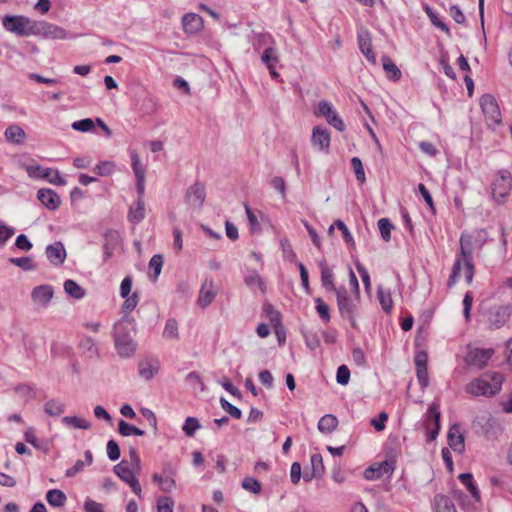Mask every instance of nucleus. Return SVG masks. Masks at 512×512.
Instances as JSON below:
<instances>
[{
  "label": "nucleus",
  "instance_id": "f257e3e1",
  "mask_svg": "<svg viewBox=\"0 0 512 512\" xmlns=\"http://www.w3.org/2000/svg\"><path fill=\"white\" fill-rule=\"evenodd\" d=\"M135 332V321L129 316H123L114 324L113 339L120 357L130 358L135 354L137 348V343L133 339Z\"/></svg>",
  "mask_w": 512,
  "mask_h": 512
},
{
  "label": "nucleus",
  "instance_id": "f03ea898",
  "mask_svg": "<svg viewBox=\"0 0 512 512\" xmlns=\"http://www.w3.org/2000/svg\"><path fill=\"white\" fill-rule=\"evenodd\" d=\"M473 247L470 236L461 235L460 237V252L457 254L454 261L451 275L448 279V287H453L460 278L462 265L465 267V280L468 285L473 281L474 277V264L472 259Z\"/></svg>",
  "mask_w": 512,
  "mask_h": 512
},
{
  "label": "nucleus",
  "instance_id": "7ed1b4c3",
  "mask_svg": "<svg viewBox=\"0 0 512 512\" xmlns=\"http://www.w3.org/2000/svg\"><path fill=\"white\" fill-rule=\"evenodd\" d=\"M502 382L500 373H486L467 384L466 392L473 396H493L500 391Z\"/></svg>",
  "mask_w": 512,
  "mask_h": 512
},
{
  "label": "nucleus",
  "instance_id": "20e7f679",
  "mask_svg": "<svg viewBox=\"0 0 512 512\" xmlns=\"http://www.w3.org/2000/svg\"><path fill=\"white\" fill-rule=\"evenodd\" d=\"M337 307L342 318L348 319L351 326L356 328V316L358 312L357 301L355 297H351L344 287H340L336 291Z\"/></svg>",
  "mask_w": 512,
  "mask_h": 512
},
{
  "label": "nucleus",
  "instance_id": "39448f33",
  "mask_svg": "<svg viewBox=\"0 0 512 512\" xmlns=\"http://www.w3.org/2000/svg\"><path fill=\"white\" fill-rule=\"evenodd\" d=\"M36 20H32L26 16L6 15L3 17L2 24L4 28L18 36L34 35Z\"/></svg>",
  "mask_w": 512,
  "mask_h": 512
},
{
  "label": "nucleus",
  "instance_id": "423d86ee",
  "mask_svg": "<svg viewBox=\"0 0 512 512\" xmlns=\"http://www.w3.org/2000/svg\"><path fill=\"white\" fill-rule=\"evenodd\" d=\"M33 36H41L51 40H65L72 38L71 34L61 26L47 21H36Z\"/></svg>",
  "mask_w": 512,
  "mask_h": 512
},
{
  "label": "nucleus",
  "instance_id": "0eeeda50",
  "mask_svg": "<svg viewBox=\"0 0 512 512\" xmlns=\"http://www.w3.org/2000/svg\"><path fill=\"white\" fill-rule=\"evenodd\" d=\"M114 473L126 484H128L131 490L139 497H142V488L139 484L137 477H134L132 469H130L129 463L126 460H122L116 464L113 468Z\"/></svg>",
  "mask_w": 512,
  "mask_h": 512
},
{
  "label": "nucleus",
  "instance_id": "6e6552de",
  "mask_svg": "<svg viewBox=\"0 0 512 512\" xmlns=\"http://www.w3.org/2000/svg\"><path fill=\"white\" fill-rule=\"evenodd\" d=\"M314 114L316 116L324 117L328 124L333 126L338 131L342 132L345 130V124L343 120L339 117L338 113L335 111L333 105L330 102L326 100L320 101Z\"/></svg>",
  "mask_w": 512,
  "mask_h": 512
},
{
  "label": "nucleus",
  "instance_id": "1a4fd4ad",
  "mask_svg": "<svg viewBox=\"0 0 512 512\" xmlns=\"http://www.w3.org/2000/svg\"><path fill=\"white\" fill-rule=\"evenodd\" d=\"M512 188V175L509 171L502 170L492 183V195L499 201L503 202Z\"/></svg>",
  "mask_w": 512,
  "mask_h": 512
},
{
  "label": "nucleus",
  "instance_id": "9d476101",
  "mask_svg": "<svg viewBox=\"0 0 512 512\" xmlns=\"http://www.w3.org/2000/svg\"><path fill=\"white\" fill-rule=\"evenodd\" d=\"M482 112L490 124H499L501 122V112L496 99L490 95H483L480 99Z\"/></svg>",
  "mask_w": 512,
  "mask_h": 512
},
{
  "label": "nucleus",
  "instance_id": "9b49d317",
  "mask_svg": "<svg viewBox=\"0 0 512 512\" xmlns=\"http://www.w3.org/2000/svg\"><path fill=\"white\" fill-rule=\"evenodd\" d=\"M494 352L493 348H473L469 350L465 360L468 365L482 369L487 365Z\"/></svg>",
  "mask_w": 512,
  "mask_h": 512
},
{
  "label": "nucleus",
  "instance_id": "f8f14e48",
  "mask_svg": "<svg viewBox=\"0 0 512 512\" xmlns=\"http://www.w3.org/2000/svg\"><path fill=\"white\" fill-rule=\"evenodd\" d=\"M357 40L362 54L370 63L376 64V54L374 53L372 48V39L370 32L366 28H359L357 32Z\"/></svg>",
  "mask_w": 512,
  "mask_h": 512
},
{
  "label": "nucleus",
  "instance_id": "ddd939ff",
  "mask_svg": "<svg viewBox=\"0 0 512 512\" xmlns=\"http://www.w3.org/2000/svg\"><path fill=\"white\" fill-rule=\"evenodd\" d=\"M206 198V191L205 186L200 183L196 182L193 185H191L185 194V201L188 205L192 206L193 208H201L204 204Z\"/></svg>",
  "mask_w": 512,
  "mask_h": 512
},
{
  "label": "nucleus",
  "instance_id": "4468645a",
  "mask_svg": "<svg viewBox=\"0 0 512 512\" xmlns=\"http://www.w3.org/2000/svg\"><path fill=\"white\" fill-rule=\"evenodd\" d=\"M394 471V465L391 461H383L377 465H372L364 471V477L367 480H377L384 476L390 477Z\"/></svg>",
  "mask_w": 512,
  "mask_h": 512
},
{
  "label": "nucleus",
  "instance_id": "2eb2a0df",
  "mask_svg": "<svg viewBox=\"0 0 512 512\" xmlns=\"http://www.w3.org/2000/svg\"><path fill=\"white\" fill-rule=\"evenodd\" d=\"M53 288L50 285H39L33 288L31 298L33 302L40 306L46 307L53 297Z\"/></svg>",
  "mask_w": 512,
  "mask_h": 512
},
{
  "label": "nucleus",
  "instance_id": "dca6fc26",
  "mask_svg": "<svg viewBox=\"0 0 512 512\" xmlns=\"http://www.w3.org/2000/svg\"><path fill=\"white\" fill-rule=\"evenodd\" d=\"M510 311L508 307L498 306L488 313V323L491 328H500L509 319Z\"/></svg>",
  "mask_w": 512,
  "mask_h": 512
},
{
  "label": "nucleus",
  "instance_id": "f3484780",
  "mask_svg": "<svg viewBox=\"0 0 512 512\" xmlns=\"http://www.w3.org/2000/svg\"><path fill=\"white\" fill-rule=\"evenodd\" d=\"M37 199L49 210H56L61 203L59 195L51 189L38 190Z\"/></svg>",
  "mask_w": 512,
  "mask_h": 512
},
{
  "label": "nucleus",
  "instance_id": "a211bd4d",
  "mask_svg": "<svg viewBox=\"0 0 512 512\" xmlns=\"http://www.w3.org/2000/svg\"><path fill=\"white\" fill-rule=\"evenodd\" d=\"M448 444L450 448L457 452L462 453L465 449L464 436L460 432V428L458 425H452L448 431L447 435Z\"/></svg>",
  "mask_w": 512,
  "mask_h": 512
},
{
  "label": "nucleus",
  "instance_id": "6ab92c4d",
  "mask_svg": "<svg viewBox=\"0 0 512 512\" xmlns=\"http://www.w3.org/2000/svg\"><path fill=\"white\" fill-rule=\"evenodd\" d=\"M46 255L53 265H61L66 259V251L61 242H54L46 247Z\"/></svg>",
  "mask_w": 512,
  "mask_h": 512
},
{
  "label": "nucleus",
  "instance_id": "aec40b11",
  "mask_svg": "<svg viewBox=\"0 0 512 512\" xmlns=\"http://www.w3.org/2000/svg\"><path fill=\"white\" fill-rule=\"evenodd\" d=\"M311 142L315 148L328 151L330 147V134L328 130L315 127L312 132Z\"/></svg>",
  "mask_w": 512,
  "mask_h": 512
},
{
  "label": "nucleus",
  "instance_id": "412c9836",
  "mask_svg": "<svg viewBox=\"0 0 512 512\" xmlns=\"http://www.w3.org/2000/svg\"><path fill=\"white\" fill-rule=\"evenodd\" d=\"M127 218L133 225L139 224L145 218L144 199L137 198L134 205L129 208Z\"/></svg>",
  "mask_w": 512,
  "mask_h": 512
},
{
  "label": "nucleus",
  "instance_id": "4be33fe9",
  "mask_svg": "<svg viewBox=\"0 0 512 512\" xmlns=\"http://www.w3.org/2000/svg\"><path fill=\"white\" fill-rule=\"evenodd\" d=\"M215 298V292L213 289V282L209 283L206 281L199 292L198 305L202 308L209 306Z\"/></svg>",
  "mask_w": 512,
  "mask_h": 512
},
{
  "label": "nucleus",
  "instance_id": "5701e85b",
  "mask_svg": "<svg viewBox=\"0 0 512 512\" xmlns=\"http://www.w3.org/2000/svg\"><path fill=\"white\" fill-rule=\"evenodd\" d=\"M320 269H321V283L322 286L327 291H333L336 293V291L339 289L334 284V273L333 271L326 266L324 261H321L319 263Z\"/></svg>",
  "mask_w": 512,
  "mask_h": 512
},
{
  "label": "nucleus",
  "instance_id": "b1692460",
  "mask_svg": "<svg viewBox=\"0 0 512 512\" xmlns=\"http://www.w3.org/2000/svg\"><path fill=\"white\" fill-rule=\"evenodd\" d=\"M182 24L187 32H197L202 28L203 19L195 13L185 14L182 18Z\"/></svg>",
  "mask_w": 512,
  "mask_h": 512
},
{
  "label": "nucleus",
  "instance_id": "393cba45",
  "mask_svg": "<svg viewBox=\"0 0 512 512\" xmlns=\"http://www.w3.org/2000/svg\"><path fill=\"white\" fill-rule=\"evenodd\" d=\"M311 466L312 473L309 475L308 473H304L303 478L305 481H310L312 478H319L324 473V465L322 456L320 454H313L311 456Z\"/></svg>",
  "mask_w": 512,
  "mask_h": 512
},
{
  "label": "nucleus",
  "instance_id": "a878e982",
  "mask_svg": "<svg viewBox=\"0 0 512 512\" xmlns=\"http://www.w3.org/2000/svg\"><path fill=\"white\" fill-rule=\"evenodd\" d=\"M244 283L247 287H249L253 291L255 289L260 290L262 293H265V291H266V285L264 283V280L255 270L250 271L244 277Z\"/></svg>",
  "mask_w": 512,
  "mask_h": 512
},
{
  "label": "nucleus",
  "instance_id": "bb28decb",
  "mask_svg": "<svg viewBox=\"0 0 512 512\" xmlns=\"http://www.w3.org/2000/svg\"><path fill=\"white\" fill-rule=\"evenodd\" d=\"M433 505L436 512H457L454 503L442 494L434 496Z\"/></svg>",
  "mask_w": 512,
  "mask_h": 512
},
{
  "label": "nucleus",
  "instance_id": "cd10ccee",
  "mask_svg": "<svg viewBox=\"0 0 512 512\" xmlns=\"http://www.w3.org/2000/svg\"><path fill=\"white\" fill-rule=\"evenodd\" d=\"M25 137V131L18 125H10L5 130V138L10 143L22 144Z\"/></svg>",
  "mask_w": 512,
  "mask_h": 512
},
{
  "label": "nucleus",
  "instance_id": "c85d7f7f",
  "mask_svg": "<svg viewBox=\"0 0 512 512\" xmlns=\"http://www.w3.org/2000/svg\"><path fill=\"white\" fill-rule=\"evenodd\" d=\"M338 426V419L332 414H326L318 422V430L323 434L333 432Z\"/></svg>",
  "mask_w": 512,
  "mask_h": 512
},
{
  "label": "nucleus",
  "instance_id": "c756f323",
  "mask_svg": "<svg viewBox=\"0 0 512 512\" xmlns=\"http://www.w3.org/2000/svg\"><path fill=\"white\" fill-rule=\"evenodd\" d=\"M382 65L385 73L387 74L388 78L397 81L401 78V71L396 66V64L391 60L388 56H383L381 58Z\"/></svg>",
  "mask_w": 512,
  "mask_h": 512
},
{
  "label": "nucleus",
  "instance_id": "7c9ffc66",
  "mask_svg": "<svg viewBox=\"0 0 512 512\" xmlns=\"http://www.w3.org/2000/svg\"><path fill=\"white\" fill-rule=\"evenodd\" d=\"M377 298L379 300V303H380L382 309L386 313H390L392 310V307H393V301H392L390 290L385 289L382 286H378Z\"/></svg>",
  "mask_w": 512,
  "mask_h": 512
},
{
  "label": "nucleus",
  "instance_id": "2f4dec72",
  "mask_svg": "<svg viewBox=\"0 0 512 512\" xmlns=\"http://www.w3.org/2000/svg\"><path fill=\"white\" fill-rule=\"evenodd\" d=\"M47 502L53 507H62L67 497L65 493L59 489H51L46 494Z\"/></svg>",
  "mask_w": 512,
  "mask_h": 512
},
{
  "label": "nucleus",
  "instance_id": "473e14b6",
  "mask_svg": "<svg viewBox=\"0 0 512 512\" xmlns=\"http://www.w3.org/2000/svg\"><path fill=\"white\" fill-rule=\"evenodd\" d=\"M62 423L67 427L88 430L91 428V423L84 418L77 416H65L62 418Z\"/></svg>",
  "mask_w": 512,
  "mask_h": 512
},
{
  "label": "nucleus",
  "instance_id": "72a5a7b5",
  "mask_svg": "<svg viewBox=\"0 0 512 512\" xmlns=\"http://www.w3.org/2000/svg\"><path fill=\"white\" fill-rule=\"evenodd\" d=\"M459 480L461 483L466 486V488L471 493L472 497L475 499V501L480 500V491L477 488V486L474 484L473 476L471 473H462L459 475Z\"/></svg>",
  "mask_w": 512,
  "mask_h": 512
},
{
  "label": "nucleus",
  "instance_id": "f704fd0d",
  "mask_svg": "<svg viewBox=\"0 0 512 512\" xmlns=\"http://www.w3.org/2000/svg\"><path fill=\"white\" fill-rule=\"evenodd\" d=\"M424 11L426 12L427 16L429 17L431 23L443 31L447 36L451 37V32L449 27L444 23L438 15L432 10V8L429 5L424 6Z\"/></svg>",
  "mask_w": 512,
  "mask_h": 512
},
{
  "label": "nucleus",
  "instance_id": "c9c22d12",
  "mask_svg": "<svg viewBox=\"0 0 512 512\" xmlns=\"http://www.w3.org/2000/svg\"><path fill=\"white\" fill-rule=\"evenodd\" d=\"M44 411L49 416H60L65 411V405L59 399H50L44 404Z\"/></svg>",
  "mask_w": 512,
  "mask_h": 512
},
{
  "label": "nucleus",
  "instance_id": "e433bc0d",
  "mask_svg": "<svg viewBox=\"0 0 512 512\" xmlns=\"http://www.w3.org/2000/svg\"><path fill=\"white\" fill-rule=\"evenodd\" d=\"M65 292L75 299H82L85 296V290L74 280L68 279L64 282Z\"/></svg>",
  "mask_w": 512,
  "mask_h": 512
},
{
  "label": "nucleus",
  "instance_id": "4c0bfd02",
  "mask_svg": "<svg viewBox=\"0 0 512 512\" xmlns=\"http://www.w3.org/2000/svg\"><path fill=\"white\" fill-rule=\"evenodd\" d=\"M43 179H46L49 183L64 186L66 180L61 176L58 170L52 168H45V171L41 174Z\"/></svg>",
  "mask_w": 512,
  "mask_h": 512
},
{
  "label": "nucleus",
  "instance_id": "58836bf2",
  "mask_svg": "<svg viewBox=\"0 0 512 512\" xmlns=\"http://www.w3.org/2000/svg\"><path fill=\"white\" fill-rule=\"evenodd\" d=\"M118 431L124 437H128L131 435L143 436L145 434V432L143 430L137 428L134 425H131V424L125 422L124 420L119 421Z\"/></svg>",
  "mask_w": 512,
  "mask_h": 512
},
{
  "label": "nucleus",
  "instance_id": "ea45409f",
  "mask_svg": "<svg viewBox=\"0 0 512 512\" xmlns=\"http://www.w3.org/2000/svg\"><path fill=\"white\" fill-rule=\"evenodd\" d=\"M163 337L170 340H177L179 338L178 323L175 319L170 318L166 321Z\"/></svg>",
  "mask_w": 512,
  "mask_h": 512
},
{
  "label": "nucleus",
  "instance_id": "a19ab883",
  "mask_svg": "<svg viewBox=\"0 0 512 512\" xmlns=\"http://www.w3.org/2000/svg\"><path fill=\"white\" fill-rule=\"evenodd\" d=\"M315 303H316V307H315L316 312L319 315V317L321 318V320L325 323L330 322L331 315H330L329 306L320 297L315 299Z\"/></svg>",
  "mask_w": 512,
  "mask_h": 512
},
{
  "label": "nucleus",
  "instance_id": "79ce46f5",
  "mask_svg": "<svg viewBox=\"0 0 512 512\" xmlns=\"http://www.w3.org/2000/svg\"><path fill=\"white\" fill-rule=\"evenodd\" d=\"M158 372L157 366L150 362H140L139 364V374L142 378L146 380L152 379Z\"/></svg>",
  "mask_w": 512,
  "mask_h": 512
},
{
  "label": "nucleus",
  "instance_id": "37998d69",
  "mask_svg": "<svg viewBox=\"0 0 512 512\" xmlns=\"http://www.w3.org/2000/svg\"><path fill=\"white\" fill-rule=\"evenodd\" d=\"M131 166L136 178L145 177L146 168L142 165L140 157L136 151H132L131 154Z\"/></svg>",
  "mask_w": 512,
  "mask_h": 512
},
{
  "label": "nucleus",
  "instance_id": "c03bdc74",
  "mask_svg": "<svg viewBox=\"0 0 512 512\" xmlns=\"http://www.w3.org/2000/svg\"><path fill=\"white\" fill-rule=\"evenodd\" d=\"M162 266L163 257L159 254L152 256L149 261V269L153 272V275L150 274V277H152L154 281L157 280L158 276L160 275Z\"/></svg>",
  "mask_w": 512,
  "mask_h": 512
},
{
  "label": "nucleus",
  "instance_id": "a18cd8bd",
  "mask_svg": "<svg viewBox=\"0 0 512 512\" xmlns=\"http://www.w3.org/2000/svg\"><path fill=\"white\" fill-rule=\"evenodd\" d=\"M241 485L243 489L253 494H259L262 491L261 483L253 477H245Z\"/></svg>",
  "mask_w": 512,
  "mask_h": 512
},
{
  "label": "nucleus",
  "instance_id": "49530a36",
  "mask_svg": "<svg viewBox=\"0 0 512 512\" xmlns=\"http://www.w3.org/2000/svg\"><path fill=\"white\" fill-rule=\"evenodd\" d=\"M125 301L122 305V312L127 316V314L131 313L139 303V295L137 292H134L132 295H128L124 298Z\"/></svg>",
  "mask_w": 512,
  "mask_h": 512
},
{
  "label": "nucleus",
  "instance_id": "de8ad7c7",
  "mask_svg": "<svg viewBox=\"0 0 512 512\" xmlns=\"http://www.w3.org/2000/svg\"><path fill=\"white\" fill-rule=\"evenodd\" d=\"M9 262L13 265L22 268L25 271H32L36 268L30 257H18V258H10Z\"/></svg>",
  "mask_w": 512,
  "mask_h": 512
},
{
  "label": "nucleus",
  "instance_id": "09e8293b",
  "mask_svg": "<svg viewBox=\"0 0 512 512\" xmlns=\"http://www.w3.org/2000/svg\"><path fill=\"white\" fill-rule=\"evenodd\" d=\"M377 224L383 240L389 241L391 239V230L393 229V225L390 220L387 218H381L378 220Z\"/></svg>",
  "mask_w": 512,
  "mask_h": 512
},
{
  "label": "nucleus",
  "instance_id": "8fccbe9b",
  "mask_svg": "<svg viewBox=\"0 0 512 512\" xmlns=\"http://www.w3.org/2000/svg\"><path fill=\"white\" fill-rule=\"evenodd\" d=\"M152 480L160 485L163 491H170L175 486V481L171 477H163L157 473L152 475Z\"/></svg>",
  "mask_w": 512,
  "mask_h": 512
},
{
  "label": "nucleus",
  "instance_id": "3c124183",
  "mask_svg": "<svg viewBox=\"0 0 512 512\" xmlns=\"http://www.w3.org/2000/svg\"><path fill=\"white\" fill-rule=\"evenodd\" d=\"M199 428L200 423L196 418L187 417L183 424L182 430L187 436L192 437L195 434L196 430Z\"/></svg>",
  "mask_w": 512,
  "mask_h": 512
},
{
  "label": "nucleus",
  "instance_id": "603ef678",
  "mask_svg": "<svg viewBox=\"0 0 512 512\" xmlns=\"http://www.w3.org/2000/svg\"><path fill=\"white\" fill-rule=\"evenodd\" d=\"M351 166L354 170V173H355V176H356V179L360 182V183H364L366 181V176H365V172H364V168H363V164L360 160V158L358 157H353L351 159Z\"/></svg>",
  "mask_w": 512,
  "mask_h": 512
},
{
  "label": "nucleus",
  "instance_id": "864d4df0",
  "mask_svg": "<svg viewBox=\"0 0 512 512\" xmlns=\"http://www.w3.org/2000/svg\"><path fill=\"white\" fill-rule=\"evenodd\" d=\"M334 225H336V227L342 232V235H343V239L344 241L352 248L355 247V241H354V238L352 236V234L350 233V231L348 230L347 226L345 225V223L338 219L334 222Z\"/></svg>",
  "mask_w": 512,
  "mask_h": 512
},
{
  "label": "nucleus",
  "instance_id": "5fc2aeb1",
  "mask_svg": "<svg viewBox=\"0 0 512 512\" xmlns=\"http://www.w3.org/2000/svg\"><path fill=\"white\" fill-rule=\"evenodd\" d=\"M95 123L91 118H85L72 123V128L80 132H89L94 129Z\"/></svg>",
  "mask_w": 512,
  "mask_h": 512
},
{
  "label": "nucleus",
  "instance_id": "6e6d98bb",
  "mask_svg": "<svg viewBox=\"0 0 512 512\" xmlns=\"http://www.w3.org/2000/svg\"><path fill=\"white\" fill-rule=\"evenodd\" d=\"M174 500L168 496L159 497L157 500V512H173Z\"/></svg>",
  "mask_w": 512,
  "mask_h": 512
},
{
  "label": "nucleus",
  "instance_id": "4d7b16f0",
  "mask_svg": "<svg viewBox=\"0 0 512 512\" xmlns=\"http://www.w3.org/2000/svg\"><path fill=\"white\" fill-rule=\"evenodd\" d=\"M15 233L13 227L6 226L0 221V248L4 247L8 239H10Z\"/></svg>",
  "mask_w": 512,
  "mask_h": 512
},
{
  "label": "nucleus",
  "instance_id": "13d9d810",
  "mask_svg": "<svg viewBox=\"0 0 512 512\" xmlns=\"http://www.w3.org/2000/svg\"><path fill=\"white\" fill-rule=\"evenodd\" d=\"M221 407L233 418L240 419L242 417V412L239 408L232 405L230 402H228L226 399L221 398L220 399Z\"/></svg>",
  "mask_w": 512,
  "mask_h": 512
},
{
  "label": "nucleus",
  "instance_id": "bf43d9fd",
  "mask_svg": "<svg viewBox=\"0 0 512 512\" xmlns=\"http://www.w3.org/2000/svg\"><path fill=\"white\" fill-rule=\"evenodd\" d=\"M115 168V164L111 161H104L96 165L94 171L100 176L110 175Z\"/></svg>",
  "mask_w": 512,
  "mask_h": 512
},
{
  "label": "nucleus",
  "instance_id": "052dcab7",
  "mask_svg": "<svg viewBox=\"0 0 512 512\" xmlns=\"http://www.w3.org/2000/svg\"><path fill=\"white\" fill-rule=\"evenodd\" d=\"M107 456L111 461H116L120 457V448L116 441L109 440L106 445Z\"/></svg>",
  "mask_w": 512,
  "mask_h": 512
},
{
  "label": "nucleus",
  "instance_id": "680f3d73",
  "mask_svg": "<svg viewBox=\"0 0 512 512\" xmlns=\"http://www.w3.org/2000/svg\"><path fill=\"white\" fill-rule=\"evenodd\" d=\"M350 380V370L346 365H341L337 369L336 381L340 385H347Z\"/></svg>",
  "mask_w": 512,
  "mask_h": 512
},
{
  "label": "nucleus",
  "instance_id": "e2e57ef3",
  "mask_svg": "<svg viewBox=\"0 0 512 512\" xmlns=\"http://www.w3.org/2000/svg\"><path fill=\"white\" fill-rule=\"evenodd\" d=\"M280 247L283 252V256L285 259L289 261H294L296 259V254L292 249V246L288 239H281L280 240Z\"/></svg>",
  "mask_w": 512,
  "mask_h": 512
},
{
  "label": "nucleus",
  "instance_id": "0e129e2a",
  "mask_svg": "<svg viewBox=\"0 0 512 512\" xmlns=\"http://www.w3.org/2000/svg\"><path fill=\"white\" fill-rule=\"evenodd\" d=\"M80 348L89 353L91 356L96 355L98 353V349L91 337H84L80 341Z\"/></svg>",
  "mask_w": 512,
  "mask_h": 512
},
{
  "label": "nucleus",
  "instance_id": "69168bd1",
  "mask_svg": "<svg viewBox=\"0 0 512 512\" xmlns=\"http://www.w3.org/2000/svg\"><path fill=\"white\" fill-rule=\"evenodd\" d=\"M261 59L266 66L273 65L278 62V57L276 55V51H275V49H273L271 47L266 48L264 50Z\"/></svg>",
  "mask_w": 512,
  "mask_h": 512
},
{
  "label": "nucleus",
  "instance_id": "338daca9",
  "mask_svg": "<svg viewBox=\"0 0 512 512\" xmlns=\"http://www.w3.org/2000/svg\"><path fill=\"white\" fill-rule=\"evenodd\" d=\"M388 420V414L386 412H381L378 415V419H371L370 424L375 428L376 431H383L386 427L385 423Z\"/></svg>",
  "mask_w": 512,
  "mask_h": 512
},
{
  "label": "nucleus",
  "instance_id": "774afa93",
  "mask_svg": "<svg viewBox=\"0 0 512 512\" xmlns=\"http://www.w3.org/2000/svg\"><path fill=\"white\" fill-rule=\"evenodd\" d=\"M104 244L117 246L120 240L119 232L113 229L107 230L104 233Z\"/></svg>",
  "mask_w": 512,
  "mask_h": 512
}]
</instances>
